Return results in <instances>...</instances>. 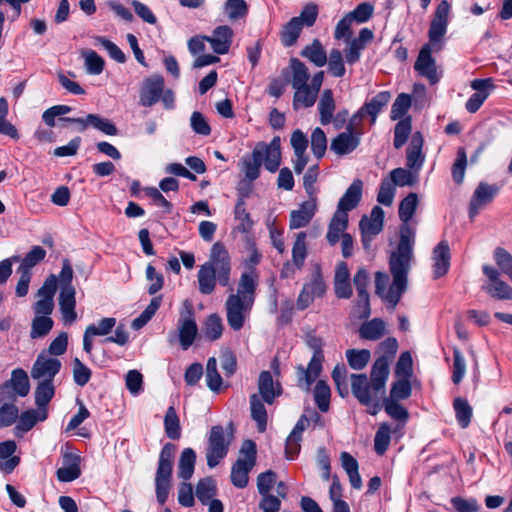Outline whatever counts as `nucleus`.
Here are the masks:
<instances>
[{
    "label": "nucleus",
    "mask_w": 512,
    "mask_h": 512,
    "mask_svg": "<svg viewBox=\"0 0 512 512\" xmlns=\"http://www.w3.org/2000/svg\"><path fill=\"white\" fill-rule=\"evenodd\" d=\"M414 240V229L405 226L402 229L397 249L391 254L389 260L390 272L393 276L391 284H389V276L386 273L377 272L375 274L376 294L383 301L391 304L392 309L396 307L407 288V275L413 258Z\"/></svg>",
    "instance_id": "obj_1"
},
{
    "label": "nucleus",
    "mask_w": 512,
    "mask_h": 512,
    "mask_svg": "<svg viewBox=\"0 0 512 512\" xmlns=\"http://www.w3.org/2000/svg\"><path fill=\"white\" fill-rule=\"evenodd\" d=\"M380 347L389 355L381 356L374 362L370 381L365 374L351 375L352 393L361 404L368 407L371 415H376L380 411L379 401L389 376V362L396 353L398 344L395 338H388L381 342Z\"/></svg>",
    "instance_id": "obj_2"
},
{
    "label": "nucleus",
    "mask_w": 512,
    "mask_h": 512,
    "mask_svg": "<svg viewBox=\"0 0 512 512\" xmlns=\"http://www.w3.org/2000/svg\"><path fill=\"white\" fill-rule=\"evenodd\" d=\"M257 289V276L254 272L242 273L235 291L225 301L226 319L234 331L243 328L253 308Z\"/></svg>",
    "instance_id": "obj_3"
},
{
    "label": "nucleus",
    "mask_w": 512,
    "mask_h": 512,
    "mask_svg": "<svg viewBox=\"0 0 512 512\" xmlns=\"http://www.w3.org/2000/svg\"><path fill=\"white\" fill-rule=\"evenodd\" d=\"M281 140L276 136L269 144L259 142L256 144L250 156H245L240 161V169L245 177L254 181L259 177L260 168L264 163L265 168L274 173L281 164Z\"/></svg>",
    "instance_id": "obj_4"
},
{
    "label": "nucleus",
    "mask_w": 512,
    "mask_h": 512,
    "mask_svg": "<svg viewBox=\"0 0 512 512\" xmlns=\"http://www.w3.org/2000/svg\"><path fill=\"white\" fill-rule=\"evenodd\" d=\"M306 344L313 351V356L307 368H304L302 365L297 367V385L302 390L308 392L322 371L324 355L322 351L323 341L315 334H307Z\"/></svg>",
    "instance_id": "obj_5"
},
{
    "label": "nucleus",
    "mask_w": 512,
    "mask_h": 512,
    "mask_svg": "<svg viewBox=\"0 0 512 512\" xmlns=\"http://www.w3.org/2000/svg\"><path fill=\"white\" fill-rule=\"evenodd\" d=\"M139 98L144 107H152L161 100L165 109H172L175 102L174 93L165 89L164 78L157 74L144 79Z\"/></svg>",
    "instance_id": "obj_6"
},
{
    "label": "nucleus",
    "mask_w": 512,
    "mask_h": 512,
    "mask_svg": "<svg viewBox=\"0 0 512 512\" xmlns=\"http://www.w3.org/2000/svg\"><path fill=\"white\" fill-rule=\"evenodd\" d=\"M73 269L67 259L63 260L62 270L59 275L61 285L59 294V306L62 319L65 324H71L76 321V290L72 285Z\"/></svg>",
    "instance_id": "obj_7"
},
{
    "label": "nucleus",
    "mask_w": 512,
    "mask_h": 512,
    "mask_svg": "<svg viewBox=\"0 0 512 512\" xmlns=\"http://www.w3.org/2000/svg\"><path fill=\"white\" fill-rule=\"evenodd\" d=\"M174 446L170 443L164 445L159 455L158 468L155 476L156 497L160 504H164L171 488L173 469Z\"/></svg>",
    "instance_id": "obj_8"
},
{
    "label": "nucleus",
    "mask_w": 512,
    "mask_h": 512,
    "mask_svg": "<svg viewBox=\"0 0 512 512\" xmlns=\"http://www.w3.org/2000/svg\"><path fill=\"white\" fill-rule=\"evenodd\" d=\"M256 444L245 440L239 451V456L231 469V482L237 488H244L249 481V472L256 463Z\"/></svg>",
    "instance_id": "obj_9"
},
{
    "label": "nucleus",
    "mask_w": 512,
    "mask_h": 512,
    "mask_svg": "<svg viewBox=\"0 0 512 512\" xmlns=\"http://www.w3.org/2000/svg\"><path fill=\"white\" fill-rule=\"evenodd\" d=\"M177 334L183 350H187L194 343L198 334L194 308L189 300L182 303L177 321Z\"/></svg>",
    "instance_id": "obj_10"
},
{
    "label": "nucleus",
    "mask_w": 512,
    "mask_h": 512,
    "mask_svg": "<svg viewBox=\"0 0 512 512\" xmlns=\"http://www.w3.org/2000/svg\"><path fill=\"white\" fill-rule=\"evenodd\" d=\"M232 433H225L222 426H213L208 439L206 451L207 465L214 468L226 456L232 441Z\"/></svg>",
    "instance_id": "obj_11"
},
{
    "label": "nucleus",
    "mask_w": 512,
    "mask_h": 512,
    "mask_svg": "<svg viewBox=\"0 0 512 512\" xmlns=\"http://www.w3.org/2000/svg\"><path fill=\"white\" fill-rule=\"evenodd\" d=\"M449 12V3L446 0H442L438 4L431 21L428 32L429 42L426 45H431V48H434L435 52L440 51L443 47L444 36L447 32Z\"/></svg>",
    "instance_id": "obj_12"
},
{
    "label": "nucleus",
    "mask_w": 512,
    "mask_h": 512,
    "mask_svg": "<svg viewBox=\"0 0 512 512\" xmlns=\"http://www.w3.org/2000/svg\"><path fill=\"white\" fill-rule=\"evenodd\" d=\"M205 264L210 265L217 274V279L221 286L226 287L230 284L231 259L228 250L222 243L216 242L213 244L209 261Z\"/></svg>",
    "instance_id": "obj_13"
},
{
    "label": "nucleus",
    "mask_w": 512,
    "mask_h": 512,
    "mask_svg": "<svg viewBox=\"0 0 512 512\" xmlns=\"http://www.w3.org/2000/svg\"><path fill=\"white\" fill-rule=\"evenodd\" d=\"M358 124V115H353L346 130L332 139L331 151L339 156L352 153L360 144V133L356 131Z\"/></svg>",
    "instance_id": "obj_14"
},
{
    "label": "nucleus",
    "mask_w": 512,
    "mask_h": 512,
    "mask_svg": "<svg viewBox=\"0 0 512 512\" xmlns=\"http://www.w3.org/2000/svg\"><path fill=\"white\" fill-rule=\"evenodd\" d=\"M61 366L62 363L58 358L52 357L42 350L31 368V378L34 381H54Z\"/></svg>",
    "instance_id": "obj_15"
},
{
    "label": "nucleus",
    "mask_w": 512,
    "mask_h": 512,
    "mask_svg": "<svg viewBox=\"0 0 512 512\" xmlns=\"http://www.w3.org/2000/svg\"><path fill=\"white\" fill-rule=\"evenodd\" d=\"M324 79V72H317L311 80V83L306 86L293 88L295 90L293 96V108L298 110L301 107H312L318 97Z\"/></svg>",
    "instance_id": "obj_16"
},
{
    "label": "nucleus",
    "mask_w": 512,
    "mask_h": 512,
    "mask_svg": "<svg viewBox=\"0 0 512 512\" xmlns=\"http://www.w3.org/2000/svg\"><path fill=\"white\" fill-rule=\"evenodd\" d=\"M57 289V278L55 275H50L38 290V300L34 304V312L37 315L49 316L54 309V295Z\"/></svg>",
    "instance_id": "obj_17"
},
{
    "label": "nucleus",
    "mask_w": 512,
    "mask_h": 512,
    "mask_svg": "<svg viewBox=\"0 0 512 512\" xmlns=\"http://www.w3.org/2000/svg\"><path fill=\"white\" fill-rule=\"evenodd\" d=\"M471 88L475 91L470 96L465 104V108L470 113L477 112L483 105L485 100L489 97L490 93L494 90L495 85L491 78L474 79L470 84Z\"/></svg>",
    "instance_id": "obj_18"
},
{
    "label": "nucleus",
    "mask_w": 512,
    "mask_h": 512,
    "mask_svg": "<svg viewBox=\"0 0 512 512\" xmlns=\"http://www.w3.org/2000/svg\"><path fill=\"white\" fill-rule=\"evenodd\" d=\"M431 45H424L418 55V58L414 64V69L423 77L427 78L431 84H435L439 81V74L437 72L436 61L432 57Z\"/></svg>",
    "instance_id": "obj_19"
},
{
    "label": "nucleus",
    "mask_w": 512,
    "mask_h": 512,
    "mask_svg": "<svg viewBox=\"0 0 512 512\" xmlns=\"http://www.w3.org/2000/svg\"><path fill=\"white\" fill-rule=\"evenodd\" d=\"M290 144L294 151L293 167L297 174H301L308 164L309 157L306 154L308 139L299 129L295 130L290 138Z\"/></svg>",
    "instance_id": "obj_20"
},
{
    "label": "nucleus",
    "mask_w": 512,
    "mask_h": 512,
    "mask_svg": "<svg viewBox=\"0 0 512 512\" xmlns=\"http://www.w3.org/2000/svg\"><path fill=\"white\" fill-rule=\"evenodd\" d=\"M499 187L496 185H489L488 183L481 182L472 196L469 208V215L474 218L479 210L490 203L497 195Z\"/></svg>",
    "instance_id": "obj_21"
},
{
    "label": "nucleus",
    "mask_w": 512,
    "mask_h": 512,
    "mask_svg": "<svg viewBox=\"0 0 512 512\" xmlns=\"http://www.w3.org/2000/svg\"><path fill=\"white\" fill-rule=\"evenodd\" d=\"M81 458L73 453H65L62 459V467H60L56 476L60 482H72L81 475L80 468Z\"/></svg>",
    "instance_id": "obj_22"
},
{
    "label": "nucleus",
    "mask_w": 512,
    "mask_h": 512,
    "mask_svg": "<svg viewBox=\"0 0 512 512\" xmlns=\"http://www.w3.org/2000/svg\"><path fill=\"white\" fill-rule=\"evenodd\" d=\"M334 292L340 299H348L352 296L350 283V271L346 262H339L335 267Z\"/></svg>",
    "instance_id": "obj_23"
},
{
    "label": "nucleus",
    "mask_w": 512,
    "mask_h": 512,
    "mask_svg": "<svg viewBox=\"0 0 512 512\" xmlns=\"http://www.w3.org/2000/svg\"><path fill=\"white\" fill-rule=\"evenodd\" d=\"M316 210V198L311 197L309 200L303 202L299 209L293 210L290 213L289 227L291 229H299L301 227H305L313 218Z\"/></svg>",
    "instance_id": "obj_24"
},
{
    "label": "nucleus",
    "mask_w": 512,
    "mask_h": 512,
    "mask_svg": "<svg viewBox=\"0 0 512 512\" xmlns=\"http://www.w3.org/2000/svg\"><path fill=\"white\" fill-rule=\"evenodd\" d=\"M233 31L229 26L222 25L214 29L211 36H205L212 50L217 54H226L232 43Z\"/></svg>",
    "instance_id": "obj_25"
},
{
    "label": "nucleus",
    "mask_w": 512,
    "mask_h": 512,
    "mask_svg": "<svg viewBox=\"0 0 512 512\" xmlns=\"http://www.w3.org/2000/svg\"><path fill=\"white\" fill-rule=\"evenodd\" d=\"M450 248L446 241H441L432 252L433 276L438 279L444 276L450 267Z\"/></svg>",
    "instance_id": "obj_26"
},
{
    "label": "nucleus",
    "mask_w": 512,
    "mask_h": 512,
    "mask_svg": "<svg viewBox=\"0 0 512 512\" xmlns=\"http://www.w3.org/2000/svg\"><path fill=\"white\" fill-rule=\"evenodd\" d=\"M362 187L363 183L361 180H354L344 195L340 198L335 212H341L343 215H348L349 211L356 208L362 197Z\"/></svg>",
    "instance_id": "obj_27"
},
{
    "label": "nucleus",
    "mask_w": 512,
    "mask_h": 512,
    "mask_svg": "<svg viewBox=\"0 0 512 512\" xmlns=\"http://www.w3.org/2000/svg\"><path fill=\"white\" fill-rule=\"evenodd\" d=\"M369 283V274L366 269L360 268L353 277V284L358 293L357 306L363 309V315L367 317L370 314L369 294L367 286Z\"/></svg>",
    "instance_id": "obj_28"
},
{
    "label": "nucleus",
    "mask_w": 512,
    "mask_h": 512,
    "mask_svg": "<svg viewBox=\"0 0 512 512\" xmlns=\"http://www.w3.org/2000/svg\"><path fill=\"white\" fill-rule=\"evenodd\" d=\"M391 94L388 91L379 92L355 114L358 115V122L366 114L370 116L371 122L375 123L377 115L389 103Z\"/></svg>",
    "instance_id": "obj_29"
},
{
    "label": "nucleus",
    "mask_w": 512,
    "mask_h": 512,
    "mask_svg": "<svg viewBox=\"0 0 512 512\" xmlns=\"http://www.w3.org/2000/svg\"><path fill=\"white\" fill-rule=\"evenodd\" d=\"M259 396L266 403L272 404L274 399L281 394V386L275 383L269 371H262L258 380Z\"/></svg>",
    "instance_id": "obj_30"
},
{
    "label": "nucleus",
    "mask_w": 512,
    "mask_h": 512,
    "mask_svg": "<svg viewBox=\"0 0 512 512\" xmlns=\"http://www.w3.org/2000/svg\"><path fill=\"white\" fill-rule=\"evenodd\" d=\"M423 140L419 133L413 135L411 143L407 149V167L417 174L424 163V156L422 154Z\"/></svg>",
    "instance_id": "obj_31"
},
{
    "label": "nucleus",
    "mask_w": 512,
    "mask_h": 512,
    "mask_svg": "<svg viewBox=\"0 0 512 512\" xmlns=\"http://www.w3.org/2000/svg\"><path fill=\"white\" fill-rule=\"evenodd\" d=\"M277 482V475L275 472L268 470L258 475L257 489L261 496L260 502L265 501H281L278 497L271 494Z\"/></svg>",
    "instance_id": "obj_32"
},
{
    "label": "nucleus",
    "mask_w": 512,
    "mask_h": 512,
    "mask_svg": "<svg viewBox=\"0 0 512 512\" xmlns=\"http://www.w3.org/2000/svg\"><path fill=\"white\" fill-rule=\"evenodd\" d=\"M348 227V215L335 212L328 226L326 239L330 245H335Z\"/></svg>",
    "instance_id": "obj_33"
},
{
    "label": "nucleus",
    "mask_w": 512,
    "mask_h": 512,
    "mask_svg": "<svg viewBox=\"0 0 512 512\" xmlns=\"http://www.w3.org/2000/svg\"><path fill=\"white\" fill-rule=\"evenodd\" d=\"M48 410L47 408H38L35 410H28L23 412L19 417L18 424L16 426L17 431H21L22 433L28 432L31 430L34 425L39 421H44L47 419Z\"/></svg>",
    "instance_id": "obj_34"
},
{
    "label": "nucleus",
    "mask_w": 512,
    "mask_h": 512,
    "mask_svg": "<svg viewBox=\"0 0 512 512\" xmlns=\"http://www.w3.org/2000/svg\"><path fill=\"white\" fill-rule=\"evenodd\" d=\"M335 108H336V105H335L332 90L325 89L322 92L320 100L318 102L320 123L322 125H327L332 122Z\"/></svg>",
    "instance_id": "obj_35"
},
{
    "label": "nucleus",
    "mask_w": 512,
    "mask_h": 512,
    "mask_svg": "<svg viewBox=\"0 0 512 512\" xmlns=\"http://www.w3.org/2000/svg\"><path fill=\"white\" fill-rule=\"evenodd\" d=\"M341 465L348 475L351 486L354 489H361L362 478L359 474V466L357 460L348 452H342L340 454Z\"/></svg>",
    "instance_id": "obj_36"
},
{
    "label": "nucleus",
    "mask_w": 512,
    "mask_h": 512,
    "mask_svg": "<svg viewBox=\"0 0 512 512\" xmlns=\"http://www.w3.org/2000/svg\"><path fill=\"white\" fill-rule=\"evenodd\" d=\"M198 284L199 291L202 294L209 295L211 294L216 287L217 274L213 271L210 265L203 264L200 266L198 271Z\"/></svg>",
    "instance_id": "obj_37"
},
{
    "label": "nucleus",
    "mask_w": 512,
    "mask_h": 512,
    "mask_svg": "<svg viewBox=\"0 0 512 512\" xmlns=\"http://www.w3.org/2000/svg\"><path fill=\"white\" fill-rule=\"evenodd\" d=\"M385 329V322L380 318H374L361 325L359 335L366 340H378L385 334Z\"/></svg>",
    "instance_id": "obj_38"
},
{
    "label": "nucleus",
    "mask_w": 512,
    "mask_h": 512,
    "mask_svg": "<svg viewBox=\"0 0 512 512\" xmlns=\"http://www.w3.org/2000/svg\"><path fill=\"white\" fill-rule=\"evenodd\" d=\"M263 401L258 394L250 397L251 417L257 423L259 432H264L267 426V412Z\"/></svg>",
    "instance_id": "obj_39"
},
{
    "label": "nucleus",
    "mask_w": 512,
    "mask_h": 512,
    "mask_svg": "<svg viewBox=\"0 0 512 512\" xmlns=\"http://www.w3.org/2000/svg\"><path fill=\"white\" fill-rule=\"evenodd\" d=\"M418 206V196L416 193H409L401 202L399 205V218L403 222V225L400 229V234L402 233V229L405 226H409L408 222L413 217L416 208Z\"/></svg>",
    "instance_id": "obj_40"
},
{
    "label": "nucleus",
    "mask_w": 512,
    "mask_h": 512,
    "mask_svg": "<svg viewBox=\"0 0 512 512\" xmlns=\"http://www.w3.org/2000/svg\"><path fill=\"white\" fill-rule=\"evenodd\" d=\"M15 394L20 397H24L29 393L30 384L27 373L21 369H14L11 373V378L7 380Z\"/></svg>",
    "instance_id": "obj_41"
},
{
    "label": "nucleus",
    "mask_w": 512,
    "mask_h": 512,
    "mask_svg": "<svg viewBox=\"0 0 512 512\" xmlns=\"http://www.w3.org/2000/svg\"><path fill=\"white\" fill-rule=\"evenodd\" d=\"M196 454L192 448H185L179 459L178 476L184 480L192 477L195 467Z\"/></svg>",
    "instance_id": "obj_42"
},
{
    "label": "nucleus",
    "mask_w": 512,
    "mask_h": 512,
    "mask_svg": "<svg viewBox=\"0 0 512 512\" xmlns=\"http://www.w3.org/2000/svg\"><path fill=\"white\" fill-rule=\"evenodd\" d=\"M262 254L256 247V244L253 240H247L246 246V256L243 259V264L245 266V271L243 273L254 272L257 276V284L259 283V272L255 268L257 264L261 261Z\"/></svg>",
    "instance_id": "obj_43"
},
{
    "label": "nucleus",
    "mask_w": 512,
    "mask_h": 512,
    "mask_svg": "<svg viewBox=\"0 0 512 512\" xmlns=\"http://www.w3.org/2000/svg\"><path fill=\"white\" fill-rule=\"evenodd\" d=\"M38 385L35 389V403L38 408H47L55 394L53 381H37Z\"/></svg>",
    "instance_id": "obj_44"
},
{
    "label": "nucleus",
    "mask_w": 512,
    "mask_h": 512,
    "mask_svg": "<svg viewBox=\"0 0 512 512\" xmlns=\"http://www.w3.org/2000/svg\"><path fill=\"white\" fill-rule=\"evenodd\" d=\"M388 180H390L394 186H413L418 181V174L411 169L396 168L390 172Z\"/></svg>",
    "instance_id": "obj_45"
},
{
    "label": "nucleus",
    "mask_w": 512,
    "mask_h": 512,
    "mask_svg": "<svg viewBox=\"0 0 512 512\" xmlns=\"http://www.w3.org/2000/svg\"><path fill=\"white\" fill-rule=\"evenodd\" d=\"M290 68L292 71L291 84L293 88L309 85V71L303 62L296 58H293L290 61Z\"/></svg>",
    "instance_id": "obj_46"
},
{
    "label": "nucleus",
    "mask_w": 512,
    "mask_h": 512,
    "mask_svg": "<svg viewBox=\"0 0 512 512\" xmlns=\"http://www.w3.org/2000/svg\"><path fill=\"white\" fill-rule=\"evenodd\" d=\"M303 25L300 23L298 18L293 17L281 31V41L284 46H292L296 43Z\"/></svg>",
    "instance_id": "obj_47"
},
{
    "label": "nucleus",
    "mask_w": 512,
    "mask_h": 512,
    "mask_svg": "<svg viewBox=\"0 0 512 512\" xmlns=\"http://www.w3.org/2000/svg\"><path fill=\"white\" fill-rule=\"evenodd\" d=\"M302 56L308 58L317 67H322L327 62L326 52L318 39H315L311 45L303 49Z\"/></svg>",
    "instance_id": "obj_48"
},
{
    "label": "nucleus",
    "mask_w": 512,
    "mask_h": 512,
    "mask_svg": "<svg viewBox=\"0 0 512 512\" xmlns=\"http://www.w3.org/2000/svg\"><path fill=\"white\" fill-rule=\"evenodd\" d=\"M164 427L168 438L177 440L181 436V427L179 417L173 406H170L164 417Z\"/></svg>",
    "instance_id": "obj_49"
},
{
    "label": "nucleus",
    "mask_w": 512,
    "mask_h": 512,
    "mask_svg": "<svg viewBox=\"0 0 512 512\" xmlns=\"http://www.w3.org/2000/svg\"><path fill=\"white\" fill-rule=\"evenodd\" d=\"M385 392L383 393L379 405H381V401H383V405L386 413L393 419L397 420L401 423H406L409 418V413L406 408H404L398 401L384 399Z\"/></svg>",
    "instance_id": "obj_50"
},
{
    "label": "nucleus",
    "mask_w": 512,
    "mask_h": 512,
    "mask_svg": "<svg viewBox=\"0 0 512 512\" xmlns=\"http://www.w3.org/2000/svg\"><path fill=\"white\" fill-rule=\"evenodd\" d=\"M203 331L208 340L215 341L219 339L223 333L221 317L218 314L209 315L205 320Z\"/></svg>",
    "instance_id": "obj_51"
},
{
    "label": "nucleus",
    "mask_w": 512,
    "mask_h": 512,
    "mask_svg": "<svg viewBox=\"0 0 512 512\" xmlns=\"http://www.w3.org/2000/svg\"><path fill=\"white\" fill-rule=\"evenodd\" d=\"M453 407L458 424L461 428H467L472 418V407L463 398H456L453 402Z\"/></svg>",
    "instance_id": "obj_52"
},
{
    "label": "nucleus",
    "mask_w": 512,
    "mask_h": 512,
    "mask_svg": "<svg viewBox=\"0 0 512 512\" xmlns=\"http://www.w3.org/2000/svg\"><path fill=\"white\" fill-rule=\"evenodd\" d=\"M307 256L306 233L299 232L292 248V261L294 265L301 268Z\"/></svg>",
    "instance_id": "obj_53"
},
{
    "label": "nucleus",
    "mask_w": 512,
    "mask_h": 512,
    "mask_svg": "<svg viewBox=\"0 0 512 512\" xmlns=\"http://www.w3.org/2000/svg\"><path fill=\"white\" fill-rule=\"evenodd\" d=\"M310 143L313 155L317 159H321L325 155L327 149V137L325 132L320 127H316L312 131Z\"/></svg>",
    "instance_id": "obj_54"
},
{
    "label": "nucleus",
    "mask_w": 512,
    "mask_h": 512,
    "mask_svg": "<svg viewBox=\"0 0 512 512\" xmlns=\"http://www.w3.org/2000/svg\"><path fill=\"white\" fill-rule=\"evenodd\" d=\"M391 433L392 429L389 424L382 423L379 426L374 439V449L377 454L383 455L386 452L390 444Z\"/></svg>",
    "instance_id": "obj_55"
},
{
    "label": "nucleus",
    "mask_w": 512,
    "mask_h": 512,
    "mask_svg": "<svg viewBox=\"0 0 512 512\" xmlns=\"http://www.w3.org/2000/svg\"><path fill=\"white\" fill-rule=\"evenodd\" d=\"M46 256V251L41 246H34L23 258L18 271L31 273V269L41 262Z\"/></svg>",
    "instance_id": "obj_56"
},
{
    "label": "nucleus",
    "mask_w": 512,
    "mask_h": 512,
    "mask_svg": "<svg viewBox=\"0 0 512 512\" xmlns=\"http://www.w3.org/2000/svg\"><path fill=\"white\" fill-rule=\"evenodd\" d=\"M330 396L331 391L326 382L318 381L314 388V400L320 411L327 412L329 410Z\"/></svg>",
    "instance_id": "obj_57"
},
{
    "label": "nucleus",
    "mask_w": 512,
    "mask_h": 512,
    "mask_svg": "<svg viewBox=\"0 0 512 512\" xmlns=\"http://www.w3.org/2000/svg\"><path fill=\"white\" fill-rule=\"evenodd\" d=\"M371 354L367 349L356 350L349 349L346 351V358L349 366L355 370H361L368 364Z\"/></svg>",
    "instance_id": "obj_58"
},
{
    "label": "nucleus",
    "mask_w": 512,
    "mask_h": 512,
    "mask_svg": "<svg viewBox=\"0 0 512 512\" xmlns=\"http://www.w3.org/2000/svg\"><path fill=\"white\" fill-rule=\"evenodd\" d=\"M86 72L91 75H99L104 69V60L93 50L82 51Z\"/></svg>",
    "instance_id": "obj_59"
},
{
    "label": "nucleus",
    "mask_w": 512,
    "mask_h": 512,
    "mask_svg": "<svg viewBox=\"0 0 512 512\" xmlns=\"http://www.w3.org/2000/svg\"><path fill=\"white\" fill-rule=\"evenodd\" d=\"M206 382L208 388L213 392H218L222 385V378L217 371V360L211 357L206 365Z\"/></svg>",
    "instance_id": "obj_60"
},
{
    "label": "nucleus",
    "mask_w": 512,
    "mask_h": 512,
    "mask_svg": "<svg viewBox=\"0 0 512 512\" xmlns=\"http://www.w3.org/2000/svg\"><path fill=\"white\" fill-rule=\"evenodd\" d=\"M483 289L493 298L512 299V288L502 280L487 283Z\"/></svg>",
    "instance_id": "obj_61"
},
{
    "label": "nucleus",
    "mask_w": 512,
    "mask_h": 512,
    "mask_svg": "<svg viewBox=\"0 0 512 512\" xmlns=\"http://www.w3.org/2000/svg\"><path fill=\"white\" fill-rule=\"evenodd\" d=\"M216 493V484L212 478L201 479L196 486V496L202 504H207Z\"/></svg>",
    "instance_id": "obj_62"
},
{
    "label": "nucleus",
    "mask_w": 512,
    "mask_h": 512,
    "mask_svg": "<svg viewBox=\"0 0 512 512\" xmlns=\"http://www.w3.org/2000/svg\"><path fill=\"white\" fill-rule=\"evenodd\" d=\"M412 392L411 384L408 379H399L396 382L393 383L390 395L389 397H386L385 399L393 400V401H400L405 400L410 397Z\"/></svg>",
    "instance_id": "obj_63"
},
{
    "label": "nucleus",
    "mask_w": 512,
    "mask_h": 512,
    "mask_svg": "<svg viewBox=\"0 0 512 512\" xmlns=\"http://www.w3.org/2000/svg\"><path fill=\"white\" fill-rule=\"evenodd\" d=\"M235 219L239 222L238 229L243 233H247L253 226V221L250 214L245 209V202L243 198H239L235 206Z\"/></svg>",
    "instance_id": "obj_64"
}]
</instances>
